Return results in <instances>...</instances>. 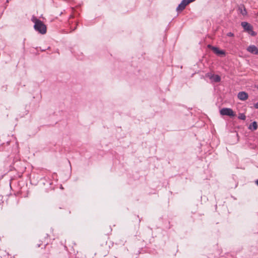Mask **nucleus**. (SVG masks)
<instances>
[{
	"mask_svg": "<svg viewBox=\"0 0 258 258\" xmlns=\"http://www.w3.org/2000/svg\"><path fill=\"white\" fill-rule=\"evenodd\" d=\"M246 50L247 51L252 54L258 55V48L256 46H255L254 45L249 46L246 48Z\"/></svg>",
	"mask_w": 258,
	"mask_h": 258,
	"instance_id": "obj_5",
	"label": "nucleus"
},
{
	"mask_svg": "<svg viewBox=\"0 0 258 258\" xmlns=\"http://www.w3.org/2000/svg\"><path fill=\"white\" fill-rule=\"evenodd\" d=\"M257 127V122L256 121H253L248 126V129H256Z\"/></svg>",
	"mask_w": 258,
	"mask_h": 258,
	"instance_id": "obj_10",
	"label": "nucleus"
},
{
	"mask_svg": "<svg viewBox=\"0 0 258 258\" xmlns=\"http://www.w3.org/2000/svg\"><path fill=\"white\" fill-rule=\"evenodd\" d=\"M238 11L243 16H245L247 14L246 10L243 6H239L238 8Z\"/></svg>",
	"mask_w": 258,
	"mask_h": 258,
	"instance_id": "obj_9",
	"label": "nucleus"
},
{
	"mask_svg": "<svg viewBox=\"0 0 258 258\" xmlns=\"http://www.w3.org/2000/svg\"><path fill=\"white\" fill-rule=\"evenodd\" d=\"M206 77H208L212 82L218 83L221 80V78L219 75L212 74L211 73H207Z\"/></svg>",
	"mask_w": 258,
	"mask_h": 258,
	"instance_id": "obj_4",
	"label": "nucleus"
},
{
	"mask_svg": "<svg viewBox=\"0 0 258 258\" xmlns=\"http://www.w3.org/2000/svg\"><path fill=\"white\" fill-rule=\"evenodd\" d=\"M236 135L237 137H238V134L237 133H236Z\"/></svg>",
	"mask_w": 258,
	"mask_h": 258,
	"instance_id": "obj_16",
	"label": "nucleus"
},
{
	"mask_svg": "<svg viewBox=\"0 0 258 258\" xmlns=\"http://www.w3.org/2000/svg\"><path fill=\"white\" fill-rule=\"evenodd\" d=\"M187 5L186 4V0H182L181 3L178 5V6L176 8V11L177 12H180L183 10L185 7Z\"/></svg>",
	"mask_w": 258,
	"mask_h": 258,
	"instance_id": "obj_7",
	"label": "nucleus"
},
{
	"mask_svg": "<svg viewBox=\"0 0 258 258\" xmlns=\"http://www.w3.org/2000/svg\"><path fill=\"white\" fill-rule=\"evenodd\" d=\"M32 21L34 23V29L42 34H44L46 32V26L40 20L37 18L33 17Z\"/></svg>",
	"mask_w": 258,
	"mask_h": 258,
	"instance_id": "obj_1",
	"label": "nucleus"
},
{
	"mask_svg": "<svg viewBox=\"0 0 258 258\" xmlns=\"http://www.w3.org/2000/svg\"><path fill=\"white\" fill-rule=\"evenodd\" d=\"M254 106L255 108H258V102L254 104Z\"/></svg>",
	"mask_w": 258,
	"mask_h": 258,
	"instance_id": "obj_14",
	"label": "nucleus"
},
{
	"mask_svg": "<svg viewBox=\"0 0 258 258\" xmlns=\"http://www.w3.org/2000/svg\"><path fill=\"white\" fill-rule=\"evenodd\" d=\"M241 25L244 29V30L251 36H255L256 35V33L253 31L252 26L249 23L246 22H242L241 23Z\"/></svg>",
	"mask_w": 258,
	"mask_h": 258,
	"instance_id": "obj_2",
	"label": "nucleus"
},
{
	"mask_svg": "<svg viewBox=\"0 0 258 258\" xmlns=\"http://www.w3.org/2000/svg\"><path fill=\"white\" fill-rule=\"evenodd\" d=\"M238 118L242 120H245L246 116L243 113H240L238 115Z\"/></svg>",
	"mask_w": 258,
	"mask_h": 258,
	"instance_id": "obj_11",
	"label": "nucleus"
},
{
	"mask_svg": "<svg viewBox=\"0 0 258 258\" xmlns=\"http://www.w3.org/2000/svg\"><path fill=\"white\" fill-rule=\"evenodd\" d=\"M255 183L258 186V179L255 181Z\"/></svg>",
	"mask_w": 258,
	"mask_h": 258,
	"instance_id": "obj_15",
	"label": "nucleus"
},
{
	"mask_svg": "<svg viewBox=\"0 0 258 258\" xmlns=\"http://www.w3.org/2000/svg\"><path fill=\"white\" fill-rule=\"evenodd\" d=\"M76 29V27H75V28L73 29V30H75Z\"/></svg>",
	"mask_w": 258,
	"mask_h": 258,
	"instance_id": "obj_17",
	"label": "nucleus"
},
{
	"mask_svg": "<svg viewBox=\"0 0 258 258\" xmlns=\"http://www.w3.org/2000/svg\"><path fill=\"white\" fill-rule=\"evenodd\" d=\"M227 35L229 37L233 36L234 34L232 32H229L227 34Z\"/></svg>",
	"mask_w": 258,
	"mask_h": 258,
	"instance_id": "obj_12",
	"label": "nucleus"
},
{
	"mask_svg": "<svg viewBox=\"0 0 258 258\" xmlns=\"http://www.w3.org/2000/svg\"><path fill=\"white\" fill-rule=\"evenodd\" d=\"M220 114L222 115L228 116L229 117H233L235 115V113L233 110L229 108H223L220 110Z\"/></svg>",
	"mask_w": 258,
	"mask_h": 258,
	"instance_id": "obj_3",
	"label": "nucleus"
},
{
	"mask_svg": "<svg viewBox=\"0 0 258 258\" xmlns=\"http://www.w3.org/2000/svg\"><path fill=\"white\" fill-rule=\"evenodd\" d=\"M209 47H211L212 50L217 54H224L225 52L223 50H219L218 48L216 47L211 46L210 45H208Z\"/></svg>",
	"mask_w": 258,
	"mask_h": 258,
	"instance_id": "obj_8",
	"label": "nucleus"
},
{
	"mask_svg": "<svg viewBox=\"0 0 258 258\" xmlns=\"http://www.w3.org/2000/svg\"><path fill=\"white\" fill-rule=\"evenodd\" d=\"M237 97L240 100L244 101L248 98V95L245 92L242 91L238 93Z\"/></svg>",
	"mask_w": 258,
	"mask_h": 258,
	"instance_id": "obj_6",
	"label": "nucleus"
},
{
	"mask_svg": "<svg viewBox=\"0 0 258 258\" xmlns=\"http://www.w3.org/2000/svg\"><path fill=\"white\" fill-rule=\"evenodd\" d=\"M195 0H186V4H189V3L194 2Z\"/></svg>",
	"mask_w": 258,
	"mask_h": 258,
	"instance_id": "obj_13",
	"label": "nucleus"
}]
</instances>
